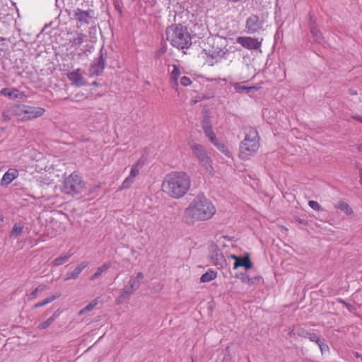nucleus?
Listing matches in <instances>:
<instances>
[{
    "instance_id": "nucleus-1",
    "label": "nucleus",
    "mask_w": 362,
    "mask_h": 362,
    "mask_svg": "<svg viewBox=\"0 0 362 362\" xmlns=\"http://www.w3.org/2000/svg\"><path fill=\"white\" fill-rule=\"evenodd\" d=\"M190 187V176L182 171L173 172L166 175L162 183L163 192L173 199L184 197Z\"/></svg>"
},
{
    "instance_id": "nucleus-2",
    "label": "nucleus",
    "mask_w": 362,
    "mask_h": 362,
    "mask_svg": "<svg viewBox=\"0 0 362 362\" xmlns=\"http://www.w3.org/2000/svg\"><path fill=\"white\" fill-rule=\"evenodd\" d=\"M214 204L205 197L198 195L185 210V215L192 221L209 220L216 214Z\"/></svg>"
},
{
    "instance_id": "nucleus-3",
    "label": "nucleus",
    "mask_w": 362,
    "mask_h": 362,
    "mask_svg": "<svg viewBox=\"0 0 362 362\" xmlns=\"http://www.w3.org/2000/svg\"><path fill=\"white\" fill-rule=\"evenodd\" d=\"M260 146L259 137L256 129L247 127L245 130V138L240 144L239 157L248 160L253 156Z\"/></svg>"
},
{
    "instance_id": "nucleus-4",
    "label": "nucleus",
    "mask_w": 362,
    "mask_h": 362,
    "mask_svg": "<svg viewBox=\"0 0 362 362\" xmlns=\"http://www.w3.org/2000/svg\"><path fill=\"white\" fill-rule=\"evenodd\" d=\"M167 40L177 49H185L191 45V36L186 28L181 25H171L166 30Z\"/></svg>"
},
{
    "instance_id": "nucleus-5",
    "label": "nucleus",
    "mask_w": 362,
    "mask_h": 362,
    "mask_svg": "<svg viewBox=\"0 0 362 362\" xmlns=\"http://www.w3.org/2000/svg\"><path fill=\"white\" fill-rule=\"evenodd\" d=\"M83 183L80 176L71 174L64 182L63 192L67 194L74 195L82 192Z\"/></svg>"
},
{
    "instance_id": "nucleus-6",
    "label": "nucleus",
    "mask_w": 362,
    "mask_h": 362,
    "mask_svg": "<svg viewBox=\"0 0 362 362\" xmlns=\"http://www.w3.org/2000/svg\"><path fill=\"white\" fill-rule=\"evenodd\" d=\"M190 147L193 153L199 160L200 164L204 168L205 170L208 173L213 175L214 168L212 166V160L207 155L204 147L195 143L191 144Z\"/></svg>"
},
{
    "instance_id": "nucleus-7",
    "label": "nucleus",
    "mask_w": 362,
    "mask_h": 362,
    "mask_svg": "<svg viewBox=\"0 0 362 362\" xmlns=\"http://www.w3.org/2000/svg\"><path fill=\"white\" fill-rule=\"evenodd\" d=\"M210 259L218 269L223 268L227 264L225 256L216 245L211 247Z\"/></svg>"
},
{
    "instance_id": "nucleus-8",
    "label": "nucleus",
    "mask_w": 362,
    "mask_h": 362,
    "mask_svg": "<svg viewBox=\"0 0 362 362\" xmlns=\"http://www.w3.org/2000/svg\"><path fill=\"white\" fill-rule=\"evenodd\" d=\"M71 13L74 18L78 21V26L79 27L90 23L93 11L90 9L83 11L79 8H76L72 11Z\"/></svg>"
},
{
    "instance_id": "nucleus-9",
    "label": "nucleus",
    "mask_w": 362,
    "mask_h": 362,
    "mask_svg": "<svg viewBox=\"0 0 362 362\" xmlns=\"http://www.w3.org/2000/svg\"><path fill=\"white\" fill-rule=\"evenodd\" d=\"M105 60L106 56H105L102 50H100L99 57L93 62L89 68V76H95L100 75L104 70Z\"/></svg>"
},
{
    "instance_id": "nucleus-10",
    "label": "nucleus",
    "mask_w": 362,
    "mask_h": 362,
    "mask_svg": "<svg viewBox=\"0 0 362 362\" xmlns=\"http://www.w3.org/2000/svg\"><path fill=\"white\" fill-rule=\"evenodd\" d=\"M264 25L263 21L256 15L248 17L245 22L246 33L253 34L260 30Z\"/></svg>"
},
{
    "instance_id": "nucleus-11",
    "label": "nucleus",
    "mask_w": 362,
    "mask_h": 362,
    "mask_svg": "<svg viewBox=\"0 0 362 362\" xmlns=\"http://www.w3.org/2000/svg\"><path fill=\"white\" fill-rule=\"evenodd\" d=\"M25 115L22 117L23 121L32 120L42 116L45 110L40 107H34L25 105Z\"/></svg>"
},
{
    "instance_id": "nucleus-12",
    "label": "nucleus",
    "mask_w": 362,
    "mask_h": 362,
    "mask_svg": "<svg viewBox=\"0 0 362 362\" xmlns=\"http://www.w3.org/2000/svg\"><path fill=\"white\" fill-rule=\"evenodd\" d=\"M236 41L243 47L248 49H257L262 44L258 39L251 37H238Z\"/></svg>"
},
{
    "instance_id": "nucleus-13",
    "label": "nucleus",
    "mask_w": 362,
    "mask_h": 362,
    "mask_svg": "<svg viewBox=\"0 0 362 362\" xmlns=\"http://www.w3.org/2000/svg\"><path fill=\"white\" fill-rule=\"evenodd\" d=\"M235 260L233 264V269H236L240 267H243L247 269H250L252 267V263L250 261L249 254H246L244 257H238L235 255H230L228 257Z\"/></svg>"
},
{
    "instance_id": "nucleus-14",
    "label": "nucleus",
    "mask_w": 362,
    "mask_h": 362,
    "mask_svg": "<svg viewBox=\"0 0 362 362\" xmlns=\"http://www.w3.org/2000/svg\"><path fill=\"white\" fill-rule=\"evenodd\" d=\"M89 263L87 261H83L79 263L72 271L66 272L64 281L77 279L80 274L88 266Z\"/></svg>"
},
{
    "instance_id": "nucleus-15",
    "label": "nucleus",
    "mask_w": 362,
    "mask_h": 362,
    "mask_svg": "<svg viewBox=\"0 0 362 362\" xmlns=\"http://www.w3.org/2000/svg\"><path fill=\"white\" fill-rule=\"evenodd\" d=\"M67 78L74 86H82L86 84V82L81 73L80 69H77L68 73Z\"/></svg>"
},
{
    "instance_id": "nucleus-16",
    "label": "nucleus",
    "mask_w": 362,
    "mask_h": 362,
    "mask_svg": "<svg viewBox=\"0 0 362 362\" xmlns=\"http://www.w3.org/2000/svg\"><path fill=\"white\" fill-rule=\"evenodd\" d=\"M18 171L15 168L8 169L3 175L1 180V186H8L16 178L18 177Z\"/></svg>"
},
{
    "instance_id": "nucleus-17",
    "label": "nucleus",
    "mask_w": 362,
    "mask_h": 362,
    "mask_svg": "<svg viewBox=\"0 0 362 362\" xmlns=\"http://www.w3.org/2000/svg\"><path fill=\"white\" fill-rule=\"evenodd\" d=\"M0 93L12 100L22 99L25 96L23 92L19 91L16 88L9 89L8 88H4L0 90Z\"/></svg>"
},
{
    "instance_id": "nucleus-18",
    "label": "nucleus",
    "mask_w": 362,
    "mask_h": 362,
    "mask_svg": "<svg viewBox=\"0 0 362 362\" xmlns=\"http://www.w3.org/2000/svg\"><path fill=\"white\" fill-rule=\"evenodd\" d=\"M180 75V71L179 67L177 65H173V70L170 72V78L171 83H173V88H177L178 86L177 80Z\"/></svg>"
},
{
    "instance_id": "nucleus-19",
    "label": "nucleus",
    "mask_w": 362,
    "mask_h": 362,
    "mask_svg": "<svg viewBox=\"0 0 362 362\" xmlns=\"http://www.w3.org/2000/svg\"><path fill=\"white\" fill-rule=\"evenodd\" d=\"M73 255L72 253L62 254L59 257L56 258L51 264L52 267H59L67 262L70 257Z\"/></svg>"
},
{
    "instance_id": "nucleus-20",
    "label": "nucleus",
    "mask_w": 362,
    "mask_h": 362,
    "mask_svg": "<svg viewBox=\"0 0 362 362\" xmlns=\"http://www.w3.org/2000/svg\"><path fill=\"white\" fill-rule=\"evenodd\" d=\"M144 165V161L143 160L139 159L137 160V162L132 166L129 175L136 178L139 175L140 170L143 168Z\"/></svg>"
},
{
    "instance_id": "nucleus-21",
    "label": "nucleus",
    "mask_w": 362,
    "mask_h": 362,
    "mask_svg": "<svg viewBox=\"0 0 362 362\" xmlns=\"http://www.w3.org/2000/svg\"><path fill=\"white\" fill-rule=\"evenodd\" d=\"M144 277V275L142 272H139L136 276L134 278H132L129 281V285L136 291L140 286V281L142 280Z\"/></svg>"
},
{
    "instance_id": "nucleus-22",
    "label": "nucleus",
    "mask_w": 362,
    "mask_h": 362,
    "mask_svg": "<svg viewBox=\"0 0 362 362\" xmlns=\"http://www.w3.org/2000/svg\"><path fill=\"white\" fill-rule=\"evenodd\" d=\"M110 267V264H103L97 268L96 272L90 277V280L93 281L98 279L103 272H106Z\"/></svg>"
},
{
    "instance_id": "nucleus-23",
    "label": "nucleus",
    "mask_w": 362,
    "mask_h": 362,
    "mask_svg": "<svg viewBox=\"0 0 362 362\" xmlns=\"http://www.w3.org/2000/svg\"><path fill=\"white\" fill-rule=\"evenodd\" d=\"M87 39V35L83 33H78L76 36L71 40V43L76 47H78L82 45Z\"/></svg>"
},
{
    "instance_id": "nucleus-24",
    "label": "nucleus",
    "mask_w": 362,
    "mask_h": 362,
    "mask_svg": "<svg viewBox=\"0 0 362 362\" xmlns=\"http://www.w3.org/2000/svg\"><path fill=\"white\" fill-rule=\"evenodd\" d=\"M23 107H25L24 104L16 105L11 107V112L14 115L21 117L22 118L25 112V108Z\"/></svg>"
},
{
    "instance_id": "nucleus-25",
    "label": "nucleus",
    "mask_w": 362,
    "mask_h": 362,
    "mask_svg": "<svg viewBox=\"0 0 362 362\" xmlns=\"http://www.w3.org/2000/svg\"><path fill=\"white\" fill-rule=\"evenodd\" d=\"M335 208L339 209L344 211L346 215L349 216L351 215L353 213V211L350 206L344 201H339L336 205Z\"/></svg>"
},
{
    "instance_id": "nucleus-26",
    "label": "nucleus",
    "mask_w": 362,
    "mask_h": 362,
    "mask_svg": "<svg viewBox=\"0 0 362 362\" xmlns=\"http://www.w3.org/2000/svg\"><path fill=\"white\" fill-rule=\"evenodd\" d=\"M206 136L210 140V141L214 144H215L218 139L216 136L215 133L212 129V127H205V129H203Z\"/></svg>"
},
{
    "instance_id": "nucleus-27",
    "label": "nucleus",
    "mask_w": 362,
    "mask_h": 362,
    "mask_svg": "<svg viewBox=\"0 0 362 362\" xmlns=\"http://www.w3.org/2000/svg\"><path fill=\"white\" fill-rule=\"evenodd\" d=\"M98 304V298L91 300L85 308L79 311V315H83L88 312L91 311Z\"/></svg>"
},
{
    "instance_id": "nucleus-28",
    "label": "nucleus",
    "mask_w": 362,
    "mask_h": 362,
    "mask_svg": "<svg viewBox=\"0 0 362 362\" xmlns=\"http://www.w3.org/2000/svg\"><path fill=\"white\" fill-rule=\"evenodd\" d=\"M136 291L131 288L128 284L122 289L120 293V298L122 299L129 298Z\"/></svg>"
},
{
    "instance_id": "nucleus-29",
    "label": "nucleus",
    "mask_w": 362,
    "mask_h": 362,
    "mask_svg": "<svg viewBox=\"0 0 362 362\" xmlns=\"http://www.w3.org/2000/svg\"><path fill=\"white\" fill-rule=\"evenodd\" d=\"M59 295L57 294V295H53L50 297H48L45 299H44L43 300L40 301V302H38L37 303L35 304L34 305V308H40V307H42V306H45L50 303H52V301H54L55 299H57V298H59Z\"/></svg>"
},
{
    "instance_id": "nucleus-30",
    "label": "nucleus",
    "mask_w": 362,
    "mask_h": 362,
    "mask_svg": "<svg viewBox=\"0 0 362 362\" xmlns=\"http://www.w3.org/2000/svg\"><path fill=\"white\" fill-rule=\"evenodd\" d=\"M57 316H58V314L57 313V312H55L52 316L49 317L47 320L41 322L38 325V328L40 329H45L46 328H47L54 322V320L57 317Z\"/></svg>"
},
{
    "instance_id": "nucleus-31",
    "label": "nucleus",
    "mask_w": 362,
    "mask_h": 362,
    "mask_svg": "<svg viewBox=\"0 0 362 362\" xmlns=\"http://www.w3.org/2000/svg\"><path fill=\"white\" fill-rule=\"evenodd\" d=\"M23 230V226L21 223H16L13 225L11 235L12 236L18 237L21 235Z\"/></svg>"
},
{
    "instance_id": "nucleus-32",
    "label": "nucleus",
    "mask_w": 362,
    "mask_h": 362,
    "mask_svg": "<svg viewBox=\"0 0 362 362\" xmlns=\"http://www.w3.org/2000/svg\"><path fill=\"white\" fill-rule=\"evenodd\" d=\"M310 32L314 40L320 42L322 35L319 29L316 26L312 25L310 26Z\"/></svg>"
},
{
    "instance_id": "nucleus-33",
    "label": "nucleus",
    "mask_w": 362,
    "mask_h": 362,
    "mask_svg": "<svg viewBox=\"0 0 362 362\" xmlns=\"http://www.w3.org/2000/svg\"><path fill=\"white\" fill-rule=\"evenodd\" d=\"M216 277V272H214L213 271L207 272L201 276V281L202 282H209V281L214 279Z\"/></svg>"
},
{
    "instance_id": "nucleus-34",
    "label": "nucleus",
    "mask_w": 362,
    "mask_h": 362,
    "mask_svg": "<svg viewBox=\"0 0 362 362\" xmlns=\"http://www.w3.org/2000/svg\"><path fill=\"white\" fill-rule=\"evenodd\" d=\"M214 145L223 153H224L228 158L230 157V153L228 148L223 144L217 141Z\"/></svg>"
},
{
    "instance_id": "nucleus-35",
    "label": "nucleus",
    "mask_w": 362,
    "mask_h": 362,
    "mask_svg": "<svg viewBox=\"0 0 362 362\" xmlns=\"http://www.w3.org/2000/svg\"><path fill=\"white\" fill-rule=\"evenodd\" d=\"M135 181V177L129 175L122 182L120 189H129Z\"/></svg>"
},
{
    "instance_id": "nucleus-36",
    "label": "nucleus",
    "mask_w": 362,
    "mask_h": 362,
    "mask_svg": "<svg viewBox=\"0 0 362 362\" xmlns=\"http://www.w3.org/2000/svg\"><path fill=\"white\" fill-rule=\"evenodd\" d=\"M234 88L237 93H241L244 92L245 90H247V92H250V90L255 89V88L253 86L251 87H247L243 86L240 83H237L234 85Z\"/></svg>"
},
{
    "instance_id": "nucleus-37",
    "label": "nucleus",
    "mask_w": 362,
    "mask_h": 362,
    "mask_svg": "<svg viewBox=\"0 0 362 362\" xmlns=\"http://www.w3.org/2000/svg\"><path fill=\"white\" fill-rule=\"evenodd\" d=\"M45 285H39L35 290H33L29 295H28V299L29 300H34L36 298L37 295L39 292H42L45 290Z\"/></svg>"
},
{
    "instance_id": "nucleus-38",
    "label": "nucleus",
    "mask_w": 362,
    "mask_h": 362,
    "mask_svg": "<svg viewBox=\"0 0 362 362\" xmlns=\"http://www.w3.org/2000/svg\"><path fill=\"white\" fill-rule=\"evenodd\" d=\"M304 337L308 338L310 341L315 342L317 344L320 343V341H321L320 338L315 333H308H308H306V334Z\"/></svg>"
},
{
    "instance_id": "nucleus-39",
    "label": "nucleus",
    "mask_w": 362,
    "mask_h": 362,
    "mask_svg": "<svg viewBox=\"0 0 362 362\" xmlns=\"http://www.w3.org/2000/svg\"><path fill=\"white\" fill-rule=\"evenodd\" d=\"M308 205L310 208H312L314 210L320 211L321 209L320 205L316 201H313V200L309 201Z\"/></svg>"
},
{
    "instance_id": "nucleus-40",
    "label": "nucleus",
    "mask_w": 362,
    "mask_h": 362,
    "mask_svg": "<svg viewBox=\"0 0 362 362\" xmlns=\"http://www.w3.org/2000/svg\"><path fill=\"white\" fill-rule=\"evenodd\" d=\"M180 83L184 86H187L192 83V81L187 76H182L180 78Z\"/></svg>"
},
{
    "instance_id": "nucleus-41",
    "label": "nucleus",
    "mask_w": 362,
    "mask_h": 362,
    "mask_svg": "<svg viewBox=\"0 0 362 362\" xmlns=\"http://www.w3.org/2000/svg\"><path fill=\"white\" fill-rule=\"evenodd\" d=\"M206 126L212 127L211 125V122H210L209 117H207V116L204 117V118L203 119V122H202V128H203V129H205V127Z\"/></svg>"
},
{
    "instance_id": "nucleus-42",
    "label": "nucleus",
    "mask_w": 362,
    "mask_h": 362,
    "mask_svg": "<svg viewBox=\"0 0 362 362\" xmlns=\"http://www.w3.org/2000/svg\"><path fill=\"white\" fill-rule=\"evenodd\" d=\"M240 279L244 283H247V284H251L252 282V279L249 277V276L246 275V274H243L241 276H240Z\"/></svg>"
},
{
    "instance_id": "nucleus-43",
    "label": "nucleus",
    "mask_w": 362,
    "mask_h": 362,
    "mask_svg": "<svg viewBox=\"0 0 362 362\" xmlns=\"http://www.w3.org/2000/svg\"><path fill=\"white\" fill-rule=\"evenodd\" d=\"M317 345L320 349L322 354H323L324 351L328 350V346L326 344H325L322 341H320V343L317 344Z\"/></svg>"
},
{
    "instance_id": "nucleus-44",
    "label": "nucleus",
    "mask_w": 362,
    "mask_h": 362,
    "mask_svg": "<svg viewBox=\"0 0 362 362\" xmlns=\"http://www.w3.org/2000/svg\"><path fill=\"white\" fill-rule=\"evenodd\" d=\"M352 117L354 119H356L358 122H360L361 123H362V117L361 116H360V115H354Z\"/></svg>"
},
{
    "instance_id": "nucleus-45",
    "label": "nucleus",
    "mask_w": 362,
    "mask_h": 362,
    "mask_svg": "<svg viewBox=\"0 0 362 362\" xmlns=\"http://www.w3.org/2000/svg\"><path fill=\"white\" fill-rule=\"evenodd\" d=\"M360 183L362 185V168L359 169Z\"/></svg>"
},
{
    "instance_id": "nucleus-46",
    "label": "nucleus",
    "mask_w": 362,
    "mask_h": 362,
    "mask_svg": "<svg viewBox=\"0 0 362 362\" xmlns=\"http://www.w3.org/2000/svg\"><path fill=\"white\" fill-rule=\"evenodd\" d=\"M357 148H358V150L359 151H362V144H360V145L357 147Z\"/></svg>"
},
{
    "instance_id": "nucleus-47",
    "label": "nucleus",
    "mask_w": 362,
    "mask_h": 362,
    "mask_svg": "<svg viewBox=\"0 0 362 362\" xmlns=\"http://www.w3.org/2000/svg\"><path fill=\"white\" fill-rule=\"evenodd\" d=\"M0 220H1V221H4V216H3L2 214H0Z\"/></svg>"
},
{
    "instance_id": "nucleus-48",
    "label": "nucleus",
    "mask_w": 362,
    "mask_h": 362,
    "mask_svg": "<svg viewBox=\"0 0 362 362\" xmlns=\"http://www.w3.org/2000/svg\"><path fill=\"white\" fill-rule=\"evenodd\" d=\"M346 307H347L349 310H351V305H348V304H346Z\"/></svg>"
}]
</instances>
